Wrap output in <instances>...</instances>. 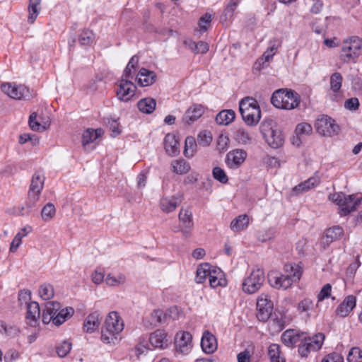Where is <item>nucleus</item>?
Returning a JSON list of instances; mask_svg holds the SVG:
<instances>
[{"label": "nucleus", "mask_w": 362, "mask_h": 362, "mask_svg": "<svg viewBox=\"0 0 362 362\" xmlns=\"http://www.w3.org/2000/svg\"><path fill=\"white\" fill-rule=\"evenodd\" d=\"M45 180V177L42 172L37 171L34 173L31 180L25 205L20 211L21 215H28L36 206L44 187Z\"/></svg>", "instance_id": "nucleus-1"}, {"label": "nucleus", "mask_w": 362, "mask_h": 362, "mask_svg": "<svg viewBox=\"0 0 362 362\" xmlns=\"http://www.w3.org/2000/svg\"><path fill=\"white\" fill-rule=\"evenodd\" d=\"M124 329V322L117 312H110L101 331V340L105 344H115L117 335Z\"/></svg>", "instance_id": "nucleus-2"}, {"label": "nucleus", "mask_w": 362, "mask_h": 362, "mask_svg": "<svg viewBox=\"0 0 362 362\" xmlns=\"http://www.w3.org/2000/svg\"><path fill=\"white\" fill-rule=\"evenodd\" d=\"M300 102V95L294 90L278 89L271 98L272 105L279 109L293 110L296 108Z\"/></svg>", "instance_id": "nucleus-3"}, {"label": "nucleus", "mask_w": 362, "mask_h": 362, "mask_svg": "<svg viewBox=\"0 0 362 362\" xmlns=\"http://www.w3.org/2000/svg\"><path fill=\"white\" fill-rule=\"evenodd\" d=\"M239 110L244 122L249 126L257 125L261 119L258 102L253 98L246 97L239 103Z\"/></svg>", "instance_id": "nucleus-4"}, {"label": "nucleus", "mask_w": 362, "mask_h": 362, "mask_svg": "<svg viewBox=\"0 0 362 362\" xmlns=\"http://www.w3.org/2000/svg\"><path fill=\"white\" fill-rule=\"evenodd\" d=\"M293 274H282L276 271H272L268 274V281L270 285L275 288L287 289L294 281L300 279L301 270L298 267H291Z\"/></svg>", "instance_id": "nucleus-5"}, {"label": "nucleus", "mask_w": 362, "mask_h": 362, "mask_svg": "<svg viewBox=\"0 0 362 362\" xmlns=\"http://www.w3.org/2000/svg\"><path fill=\"white\" fill-rule=\"evenodd\" d=\"M362 40L357 36L346 39L342 44L340 59L344 63L356 62L361 54Z\"/></svg>", "instance_id": "nucleus-6"}, {"label": "nucleus", "mask_w": 362, "mask_h": 362, "mask_svg": "<svg viewBox=\"0 0 362 362\" xmlns=\"http://www.w3.org/2000/svg\"><path fill=\"white\" fill-rule=\"evenodd\" d=\"M329 199L339 206L341 215L344 216L356 210L362 203V196L358 197L355 194L346 195L344 193H338L330 195Z\"/></svg>", "instance_id": "nucleus-7"}, {"label": "nucleus", "mask_w": 362, "mask_h": 362, "mask_svg": "<svg viewBox=\"0 0 362 362\" xmlns=\"http://www.w3.org/2000/svg\"><path fill=\"white\" fill-rule=\"evenodd\" d=\"M260 130L266 142L271 147L277 148L283 144L284 138L281 132L272 120L264 122Z\"/></svg>", "instance_id": "nucleus-8"}, {"label": "nucleus", "mask_w": 362, "mask_h": 362, "mask_svg": "<svg viewBox=\"0 0 362 362\" xmlns=\"http://www.w3.org/2000/svg\"><path fill=\"white\" fill-rule=\"evenodd\" d=\"M265 276L262 269H257L251 272L243 284V291L248 294H253L260 289L264 282Z\"/></svg>", "instance_id": "nucleus-9"}, {"label": "nucleus", "mask_w": 362, "mask_h": 362, "mask_svg": "<svg viewBox=\"0 0 362 362\" xmlns=\"http://www.w3.org/2000/svg\"><path fill=\"white\" fill-rule=\"evenodd\" d=\"M325 340V335L318 333L312 337H304L298 345V353L302 357H307L311 351L320 349Z\"/></svg>", "instance_id": "nucleus-10"}, {"label": "nucleus", "mask_w": 362, "mask_h": 362, "mask_svg": "<svg viewBox=\"0 0 362 362\" xmlns=\"http://www.w3.org/2000/svg\"><path fill=\"white\" fill-rule=\"evenodd\" d=\"M317 132L325 136L337 135L340 130L339 126L330 117L322 115L315 122Z\"/></svg>", "instance_id": "nucleus-11"}, {"label": "nucleus", "mask_w": 362, "mask_h": 362, "mask_svg": "<svg viewBox=\"0 0 362 362\" xmlns=\"http://www.w3.org/2000/svg\"><path fill=\"white\" fill-rule=\"evenodd\" d=\"M1 89L8 96L15 100L27 99L30 97L29 89L24 85L5 83L1 85Z\"/></svg>", "instance_id": "nucleus-12"}, {"label": "nucleus", "mask_w": 362, "mask_h": 362, "mask_svg": "<svg viewBox=\"0 0 362 362\" xmlns=\"http://www.w3.org/2000/svg\"><path fill=\"white\" fill-rule=\"evenodd\" d=\"M257 317L259 320L265 322L271 316L273 310V303L269 299V296L262 293L257 301Z\"/></svg>", "instance_id": "nucleus-13"}, {"label": "nucleus", "mask_w": 362, "mask_h": 362, "mask_svg": "<svg viewBox=\"0 0 362 362\" xmlns=\"http://www.w3.org/2000/svg\"><path fill=\"white\" fill-rule=\"evenodd\" d=\"M181 223L180 229L173 230L174 232L180 230L185 238H189L194 227L192 212L189 209H181L178 215Z\"/></svg>", "instance_id": "nucleus-14"}, {"label": "nucleus", "mask_w": 362, "mask_h": 362, "mask_svg": "<svg viewBox=\"0 0 362 362\" xmlns=\"http://www.w3.org/2000/svg\"><path fill=\"white\" fill-rule=\"evenodd\" d=\"M176 350L182 354H187L192 347V336L189 332L177 333L175 338Z\"/></svg>", "instance_id": "nucleus-15"}, {"label": "nucleus", "mask_w": 362, "mask_h": 362, "mask_svg": "<svg viewBox=\"0 0 362 362\" xmlns=\"http://www.w3.org/2000/svg\"><path fill=\"white\" fill-rule=\"evenodd\" d=\"M247 155V152L243 149L232 150L226 155V163L228 168L237 169L244 163Z\"/></svg>", "instance_id": "nucleus-16"}, {"label": "nucleus", "mask_w": 362, "mask_h": 362, "mask_svg": "<svg viewBox=\"0 0 362 362\" xmlns=\"http://www.w3.org/2000/svg\"><path fill=\"white\" fill-rule=\"evenodd\" d=\"M136 89V86L131 80L121 79L117 95L120 100L128 101L134 95Z\"/></svg>", "instance_id": "nucleus-17"}, {"label": "nucleus", "mask_w": 362, "mask_h": 362, "mask_svg": "<svg viewBox=\"0 0 362 362\" xmlns=\"http://www.w3.org/2000/svg\"><path fill=\"white\" fill-rule=\"evenodd\" d=\"M356 305V298L353 295L347 296L338 305L335 310L337 315L346 317L353 310Z\"/></svg>", "instance_id": "nucleus-18"}, {"label": "nucleus", "mask_w": 362, "mask_h": 362, "mask_svg": "<svg viewBox=\"0 0 362 362\" xmlns=\"http://www.w3.org/2000/svg\"><path fill=\"white\" fill-rule=\"evenodd\" d=\"M40 315V309L37 302H30L27 305L25 321L27 325L31 327H36Z\"/></svg>", "instance_id": "nucleus-19"}, {"label": "nucleus", "mask_w": 362, "mask_h": 362, "mask_svg": "<svg viewBox=\"0 0 362 362\" xmlns=\"http://www.w3.org/2000/svg\"><path fill=\"white\" fill-rule=\"evenodd\" d=\"M343 234L344 230L341 227L335 226L330 228L325 232L321 240V244L323 245L324 248H325L332 242L339 240Z\"/></svg>", "instance_id": "nucleus-20"}, {"label": "nucleus", "mask_w": 362, "mask_h": 362, "mask_svg": "<svg viewBox=\"0 0 362 362\" xmlns=\"http://www.w3.org/2000/svg\"><path fill=\"white\" fill-rule=\"evenodd\" d=\"M149 341L153 347L159 349H165L169 344L167 333L163 329H157L151 333Z\"/></svg>", "instance_id": "nucleus-21"}, {"label": "nucleus", "mask_w": 362, "mask_h": 362, "mask_svg": "<svg viewBox=\"0 0 362 362\" xmlns=\"http://www.w3.org/2000/svg\"><path fill=\"white\" fill-rule=\"evenodd\" d=\"M204 112V107L200 104H193L185 112L183 116L184 122L190 124L200 118Z\"/></svg>", "instance_id": "nucleus-22"}, {"label": "nucleus", "mask_w": 362, "mask_h": 362, "mask_svg": "<svg viewBox=\"0 0 362 362\" xmlns=\"http://www.w3.org/2000/svg\"><path fill=\"white\" fill-rule=\"evenodd\" d=\"M181 202V199L178 197H165L160 200V209L163 212L169 214L174 211L180 204Z\"/></svg>", "instance_id": "nucleus-23"}, {"label": "nucleus", "mask_w": 362, "mask_h": 362, "mask_svg": "<svg viewBox=\"0 0 362 362\" xmlns=\"http://www.w3.org/2000/svg\"><path fill=\"white\" fill-rule=\"evenodd\" d=\"M201 346L206 354H212L217 349V341L214 334L209 331L204 332L201 340Z\"/></svg>", "instance_id": "nucleus-24"}, {"label": "nucleus", "mask_w": 362, "mask_h": 362, "mask_svg": "<svg viewBox=\"0 0 362 362\" xmlns=\"http://www.w3.org/2000/svg\"><path fill=\"white\" fill-rule=\"evenodd\" d=\"M101 322L100 315L95 311L89 314L83 323V329L87 333H93L98 330Z\"/></svg>", "instance_id": "nucleus-25"}, {"label": "nucleus", "mask_w": 362, "mask_h": 362, "mask_svg": "<svg viewBox=\"0 0 362 362\" xmlns=\"http://www.w3.org/2000/svg\"><path fill=\"white\" fill-rule=\"evenodd\" d=\"M304 333H299L293 329H287L281 335L282 342L288 347H293L301 342Z\"/></svg>", "instance_id": "nucleus-26"}, {"label": "nucleus", "mask_w": 362, "mask_h": 362, "mask_svg": "<svg viewBox=\"0 0 362 362\" xmlns=\"http://www.w3.org/2000/svg\"><path fill=\"white\" fill-rule=\"evenodd\" d=\"M61 305L56 301H49L45 304V308L42 312V320L45 325L53 322V316L60 309Z\"/></svg>", "instance_id": "nucleus-27"}, {"label": "nucleus", "mask_w": 362, "mask_h": 362, "mask_svg": "<svg viewBox=\"0 0 362 362\" xmlns=\"http://www.w3.org/2000/svg\"><path fill=\"white\" fill-rule=\"evenodd\" d=\"M156 77V74L154 71L142 68L136 76V80L140 86H148L155 83Z\"/></svg>", "instance_id": "nucleus-28"}, {"label": "nucleus", "mask_w": 362, "mask_h": 362, "mask_svg": "<svg viewBox=\"0 0 362 362\" xmlns=\"http://www.w3.org/2000/svg\"><path fill=\"white\" fill-rule=\"evenodd\" d=\"M164 148L168 154L175 156L180 152L179 143L175 135L168 134L164 139Z\"/></svg>", "instance_id": "nucleus-29"}, {"label": "nucleus", "mask_w": 362, "mask_h": 362, "mask_svg": "<svg viewBox=\"0 0 362 362\" xmlns=\"http://www.w3.org/2000/svg\"><path fill=\"white\" fill-rule=\"evenodd\" d=\"M320 183V179L318 177H310L307 180L300 183L299 185L295 186L293 188V194L295 195H298L300 194L304 193L310 189L315 187L318 185Z\"/></svg>", "instance_id": "nucleus-30"}, {"label": "nucleus", "mask_w": 362, "mask_h": 362, "mask_svg": "<svg viewBox=\"0 0 362 362\" xmlns=\"http://www.w3.org/2000/svg\"><path fill=\"white\" fill-rule=\"evenodd\" d=\"M239 3V0H230L229 1L224 9L223 14L220 17V21L221 23H226L233 18L235 11L236 10Z\"/></svg>", "instance_id": "nucleus-31"}, {"label": "nucleus", "mask_w": 362, "mask_h": 362, "mask_svg": "<svg viewBox=\"0 0 362 362\" xmlns=\"http://www.w3.org/2000/svg\"><path fill=\"white\" fill-rule=\"evenodd\" d=\"M74 313V309L71 307H67L64 309H59L56 315L53 316V324L59 326L62 325Z\"/></svg>", "instance_id": "nucleus-32"}, {"label": "nucleus", "mask_w": 362, "mask_h": 362, "mask_svg": "<svg viewBox=\"0 0 362 362\" xmlns=\"http://www.w3.org/2000/svg\"><path fill=\"white\" fill-rule=\"evenodd\" d=\"M235 118V112L233 110H223L216 117V122L219 125H228Z\"/></svg>", "instance_id": "nucleus-33"}, {"label": "nucleus", "mask_w": 362, "mask_h": 362, "mask_svg": "<svg viewBox=\"0 0 362 362\" xmlns=\"http://www.w3.org/2000/svg\"><path fill=\"white\" fill-rule=\"evenodd\" d=\"M213 267L208 264H202L199 266L197 269V274L195 281L198 284H202L205 281L206 279L211 274Z\"/></svg>", "instance_id": "nucleus-34"}, {"label": "nucleus", "mask_w": 362, "mask_h": 362, "mask_svg": "<svg viewBox=\"0 0 362 362\" xmlns=\"http://www.w3.org/2000/svg\"><path fill=\"white\" fill-rule=\"evenodd\" d=\"M31 230L32 228L30 226L23 228L13 239L9 249L10 252H15L21 245L22 238L25 237Z\"/></svg>", "instance_id": "nucleus-35"}, {"label": "nucleus", "mask_w": 362, "mask_h": 362, "mask_svg": "<svg viewBox=\"0 0 362 362\" xmlns=\"http://www.w3.org/2000/svg\"><path fill=\"white\" fill-rule=\"evenodd\" d=\"M156 102L152 98L140 100L137 103L138 109L143 113L151 114L156 109Z\"/></svg>", "instance_id": "nucleus-36"}, {"label": "nucleus", "mask_w": 362, "mask_h": 362, "mask_svg": "<svg viewBox=\"0 0 362 362\" xmlns=\"http://www.w3.org/2000/svg\"><path fill=\"white\" fill-rule=\"evenodd\" d=\"M249 218L246 214H242L233 219L230 223V229L234 232H240L247 227Z\"/></svg>", "instance_id": "nucleus-37"}, {"label": "nucleus", "mask_w": 362, "mask_h": 362, "mask_svg": "<svg viewBox=\"0 0 362 362\" xmlns=\"http://www.w3.org/2000/svg\"><path fill=\"white\" fill-rule=\"evenodd\" d=\"M41 0H30L28 5V21L33 24L37 18L40 11Z\"/></svg>", "instance_id": "nucleus-38"}, {"label": "nucleus", "mask_w": 362, "mask_h": 362, "mask_svg": "<svg viewBox=\"0 0 362 362\" xmlns=\"http://www.w3.org/2000/svg\"><path fill=\"white\" fill-rule=\"evenodd\" d=\"M103 131L101 129L95 130L93 129H87L82 135V144L85 147L86 145L95 141L99 136H101Z\"/></svg>", "instance_id": "nucleus-39"}, {"label": "nucleus", "mask_w": 362, "mask_h": 362, "mask_svg": "<svg viewBox=\"0 0 362 362\" xmlns=\"http://www.w3.org/2000/svg\"><path fill=\"white\" fill-rule=\"evenodd\" d=\"M29 126L30 127L37 132H43L47 129L49 124L47 122H42L41 123L40 119H37L36 112H33L29 117Z\"/></svg>", "instance_id": "nucleus-40"}, {"label": "nucleus", "mask_w": 362, "mask_h": 362, "mask_svg": "<svg viewBox=\"0 0 362 362\" xmlns=\"http://www.w3.org/2000/svg\"><path fill=\"white\" fill-rule=\"evenodd\" d=\"M171 168L173 173L180 175L186 174L190 170L189 164L184 159L173 160Z\"/></svg>", "instance_id": "nucleus-41"}, {"label": "nucleus", "mask_w": 362, "mask_h": 362, "mask_svg": "<svg viewBox=\"0 0 362 362\" xmlns=\"http://www.w3.org/2000/svg\"><path fill=\"white\" fill-rule=\"evenodd\" d=\"M222 272L220 269L213 268L211 274L209 276V284L212 288L223 286L224 279L222 278Z\"/></svg>", "instance_id": "nucleus-42"}, {"label": "nucleus", "mask_w": 362, "mask_h": 362, "mask_svg": "<svg viewBox=\"0 0 362 362\" xmlns=\"http://www.w3.org/2000/svg\"><path fill=\"white\" fill-rule=\"evenodd\" d=\"M0 332L10 337H15L19 334L20 329L14 325L6 324L4 321H0Z\"/></svg>", "instance_id": "nucleus-43"}, {"label": "nucleus", "mask_w": 362, "mask_h": 362, "mask_svg": "<svg viewBox=\"0 0 362 362\" xmlns=\"http://www.w3.org/2000/svg\"><path fill=\"white\" fill-rule=\"evenodd\" d=\"M197 142L194 137L188 136L185 139L184 154L187 158H191L197 151Z\"/></svg>", "instance_id": "nucleus-44"}, {"label": "nucleus", "mask_w": 362, "mask_h": 362, "mask_svg": "<svg viewBox=\"0 0 362 362\" xmlns=\"http://www.w3.org/2000/svg\"><path fill=\"white\" fill-rule=\"evenodd\" d=\"M234 138L241 144H249L252 139L250 134L243 128H239L235 132Z\"/></svg>", "instance_id": "nucleus-45"}, {"label": "nucleus", "mask_w": 362, "mask_h": 362, "mask_svg": "<svg viewBox=\"0 0 362 362\" xmlns=\"http://www.w3.org/2000/svg\"><path fill=\"white\" fill-rule=\"evenodd\" d=\"M343 77L339 72H335L330 76V89L335 93H338L341 87Z\"/></svg>", "instance_id": "nucleus-46"}, {"label": "nucleus", "mask_w": 362, "mask_h": 362, "mask_svg": "<svg viewBox=\"0 0 362 362\" xmlns=\"http://www.w3.org/2000/svg\"><path fill=\"white\" fill-rule=\"evenodd\" d=\"M277 49V47H276L274 45L268 48L263 54L262 57L258 59L256 62L255 66L256 67L260 69L261 64H264L265 62H269L273 57V56L275 54V52Z\"/></svg>", "instance_id": "nucleus-47"}, {"label": "nucleus", "mask_w": 362, "mask_h": 362, "mask_svg": "<svg viewBox=\"0 0 362 362\" xmlns=\"http://www.w3.org/2000/svg\"><path fill=\"white\" fill-rule=\"evenodd\" d=\"M56 214V209L53 204L47 203L42 209L41 216L43 221H50Z\"/></svg>", "instance_id": "nucleus-48"}, {"label": "nucleus", "mask_w": 362, "mask_h": 362, "mask_svg": "<svg viewBox=\"0 0 362 362\" xmlns=\"http://www.w3.org/2000/svg\"><path fill=\"white\" fill-rule=\"evenodd\" d=\"M39 294L43 300H49L54 296V288L49 284H44L39 288Z\"/></svg>", "instance_id": "nucleus-49"}, {"label": "nucleus", "mask_w": 362, "mask_h": 362, "mask_svg": "<svg viewBox=\"0 0 362 362\" xmlns=\"http://www.w3.org/2000/svg\"><path fill=\"white\" fill-rule=\"evenodd\" d=\"M94 34L91 30H85L78 37V41L81 45H90L93 42Z\"/></svg>", "instance_id": "nucleus-50"}, {"label": "nucleus", "mask_w": 362, "mask_h": 362, "mask_svg": "<svg viewBox=\"0 0 362 362\" xmlns=\"http://www.w3.org/2000/svg\"><path fill=\"white\" fill-rule=\"evenodd\" d=\"M105 281L107 285L110 286H116L120 284H123L126 281V278L123 274H119L117 276L108 274L106 276Z\"/></svg>", "instance_id": "nucleus-51"}, {"label": "nucleus", "mask_w": 362, "mask_h": 362, "mask_svg": "<svg viewBox=\"0 0 362 362\" xmlns=\"http://www.w3.org/2000/svg\"><path fill=\"white\" fill-rule=\"evenodd\" d=\"M275 236V231L273 228L259 230L257 232V239L261 242H267L273 239Z\"/></svg>", "instance_id": "nucleus-52"}, {"label": "nucleus", "mask_w": 362, "mask_h": 362, "mask_svg": "<svg viewBox=\"0 0 362 362\" xmlns=\"http://www.w3.org/2000/svg\"><path fill=\"white\" fill-rule=\"evenodd\" d=\"M213 177L221 183L226 184L228 182V177L225 171L220 167H215L212 170Z\"/></svg>", "instance_id": "nucleus-53"}, {"label": "nucleus", "mask_w": 362, "mask_h": 362, "mask_svg": "<svg viewBox=\"0 0 362 362\" xmlns=\"http://www.w3.org/2000/svg\"><path fill=\"white\" fill-rule=\"evenodd\" d=\"M71 349V343L64 341L56 347L57 353L59 357H65Z\"/></svg>", "instance_id": "nucleus-54"}, {"label": "nucleus", "mask_w": 362, "mask_h": 362, "mask_svg": "<svg viewBox=\"0 0 362 362\" xmlns=\"http://www.w3.org/2000/svg\"><path fill=\"white\" fill-rule=\"evenodd\" d=\"M295 132L298 136L309 135L312 133L313 128L308 123H301L297 125Z\"/></svg>", "instance_id": "nucleus-55"}, {"label": "nucleus", "mask_w": 362, "mask_h": 362, "mask_svg": "<svg viewBox=\"0 0 362 362\" xmlns=\"http://www.w3.org/2000/svg\"><path fill=\"white\" fill-rule=\"evenodd\" d=\"M254 346H249L243 351L240 352L237 356L238 362H250L251 354L253 351Z\"/></svg>", "instance_id": "nucleus-56"}, {"label": "nucleus", "mask_w": 362, "mask_h": 362, "mask_svg": "<svg viewBox=\"0 0 362 362\" xmlns=\"http://www.w3.org/2000/svg\"><path fill=\"white\" fill-rule=\"evenodd\" d=\"M197 141L203 146H209L212 141L211 132L206 131L201 132L198 134Z\"/></svg>", "instance_id": "nucleus-57"}, {"label": "nucleus", "mask_w": 362, "mask_h": 362, "mask_svg": "<svg viewBox=\"0 0 362 362\" xmlns=\"http://www.w3.org/2000/svg\"><path fill=\"white\" fill-rule=\"evenodd\" d=\"M211 15L209 13H206L204 16L200 18L199 21V27L202 33H204L207 30L211 22Z\"/></svg>", "instance_id": "nucleus-58"}, {"label": "nucleus", "mask_w": 362, "mask_h": 362, "mask_svg": "<svg viewBox=\"0 0 362 362\" xmlns=\"http://www.w3.org/2000/svg\"><path fill=\"white\" fill-rule=\"evenodd\" d=\"M332 286L329 284H325L317 295V301L321 302L328 298L331 295Z\"/></svg>", "instance_id": "nucleus-59"}, {"label": "nucleus", "mask_w": 362, "mask_h": 362, "mask_svg": "<svg viewBox=\"0 0 362 362\" xmlns=\"http://www.w3.org/2000/svg\"><path fill=\"white\" fill-rule=\"evenodd\" d=\"M313 305V300L308 298L300 300L298 304V310L300 312H306L310 310Z\"/></svg>", "instance_id": "nucleus-60"}, {"label": "nucleus", "mask_w": 362, "mask_h": 362, "mask_svg": "<svg viewBox=\"0 0 362 362\" xmlns=\"http://www.w3.org/2000/svg\"><path fill=\"white\" fill-rule=\"evenodd\" d=\"M360 105L359 100L357 98H351L346 100L344 103V107L346 109L351 111H355L358 109Z\"/></svg>", "instance_id": "nucleus-61"}, {"label": "nucleus", "mask_w": 362, "mask_h": 362, "mask_svg": "<svg viewBox=\"0 0 362 362\" xmlns=\"http://www.w3.org/2000/svg\"><path fill=\"white\" fill-rule=\"evenodd\" d=\"M268 355L270 361L281 356L280 346L276 344H271L268 348Z\"/></svg>", "instance_id": "nucleus-62"}, {"label": "nucleus", "mask_w": 362, "mask_h": 362, "mask_svg": "<svg viewBox=\"0 0 362 362\" xmlns=\"http://www.w3.org/2000/svg\"><path fill=\"white\" fill-rule=\"evenodd\" d=\"M362 358V350L359 347H353L347 356L348 362H353V358Z\"/></svg>", "instance_id": "nucleus-63"}, {"label": "nucleus", "mask_w": 362, "mask_h": 362, "mask_svg": "<svg viewBox=\"0 0 362 362\" xmlns=\"http://www.w3.org/2000/svg\"><path fill=\"white\" fill-rule=\"evenodd\" d=\"M322 362H344L343 357L337 353L328 354L322 360Z\"/></svg>", "instance_id": "nucleus-64"}]
</instances>
